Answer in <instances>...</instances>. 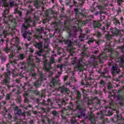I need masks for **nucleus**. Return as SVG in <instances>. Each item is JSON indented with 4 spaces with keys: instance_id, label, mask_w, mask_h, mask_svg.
<instances>
[{
    "instance_id": "obj_1",
    "label": "nucleus",
    "mask_w": 124,
    "mask_h": 124,
    "mask_svg": "<svg viewBox=\"0 0 124 124\" xmlns=\"http://www.w3.org/2000/svg\"><path fill=\"white\" fill-rule=\"evenodd\" d=\"M34 59L32 58V55H30L27 59V62L30 65H31L33 67H35V64L34 63Z\"/></svg>"
},
{
    "instance_id": "obj_2",
    "label": "nucleus",
    "mask_w": 124,
    "mask_h": 124,
    "mask_svg": "<svg viewBox=\"0 0 124 124\" xmlns=\"http://www.w3.org/2000/svg\"><path fill=\"white\" fill-rule=\"evenodd\" d=\"M44 68L46 71H49V69H52L51 63H47V60L44 61Z\"/></svg>"
},
{
    "instance_id": "obj_3",
    "label": "nucleus",
    "mask_w": 124,
    "mask_h": 124,
    "mask_svg": "<svg viewBox=\"0 0 124 124\" xmlns=\"http://www.w3.org/2000/svg\"><path fill=\"white\" fill-rule=\"evenodd\" d=\"M30 22H31V17H29V19H26L25 20V23L26 24L27 23V26H26L25 24L23 25V28H25V30H27V29H28V27H29V26H30V24H29V23H30Z\"/></svg>"
},
{
    "instance_id": "obj_4",
    "label": "nucleus",
    "mask_w": 124,
    "mask_h": 124,
    "mask_svg": "<svg viewBox=\"0 0 124 124\" xmlns=\"http://www.w3.org/2000/svg\"><path fill=\"white\" fill-rule=\"evenodd\" d=\"M84 69V66H83L82 65L79 64L75 66L74 67V69L75 71H81V70H83Z\"/></svg>"
},
{
    "instance_id": "obj_5",
    "label": "nucleus",
    "mask_w": 124,
    "mask_h": 124,
    "mask_svg": "<svg viewBox=\"0 0 124 124\" xmlns=\"http://www.w3.org/2000/svg\"><path fill=\"white\" fill-rule=\"evenodd\" d=\"M9 83H10V79L5 78L1 81L0 84L1 85H6V86H8Z\"/></svg>"
},
{
    "instance_id": "obj_6",
    "label": "nucleus",
    "mask_w": 124,
    "mask_h": 124,
    "mask_svg": "<svg viewBox=\"0 0 124 124\" xmlns=\"http://www.w3.org/2000/svg\"><path fill=\"white\" fill-rule=\"evenodd\" d=\"M112 70H113V73H115V72L116 73H119L120 72V69L118 68V65H117L112 66Z\"/></svg>"
},
{
    "instance_id": "obj_7",
    "label": "nucleus",
    "mask_w": 124,
    "mask_h": 124,
    "mask_svg": "<svg viewBox=\"0 0 124 124\" xmlns=\"http://www.w3.org/2000/svg\"><path fill=\"white\" fill-rule=\"evenodd\" d=\"M93 24L95 28H99L101 26L99 21H94Z\"/></svg>"
},
{
    "instance_id": "obj_8",
    "label": "nucleus",
    "mask_w": 124,
    "mask_h": 124,
    "mask_svg": "<svg viewBox=\"0 0 124 124\" xmlns=\"http://www.w3.org/2000/svg\"><path fill=\"white\" fill-rule=\"evenodd\" d=\"M14 5V2H11L9 3V4L5 2L4 3V6H5V7H12Z\"/></svg>"
},
{
    "instance_id": "obj_9",
    "label": "nucleus",
    "mask_w": 124,
    "mask_h": 124,
    "mask_svg": "<svg viewBox=\"0 0 124 124\" xmlns=\"http://www.w3.org/2000/svg\"><path fill=\"white\" fill-rule=\"evenodd\" d=\"M42 44H43V43H36L34 44V46L36 47V48H38V49H39V50H40V49L42 48Z\"/></svg>"
},
{
    "instance_id": "obj_10",
    "label": "nucleus",
    "mask_w": 124,
    "mask_h": 124,
    "mask_svg": "<svg viewBox=\"0 0 124 124\" xmlns=\"http://www.w3.org/2000/svg\"><path fill=\"white\" fill-rule=\"evenodd\" d=\"M90 121L91 122L92 124H95V118L94 115H93L92 117H90Z\"/></svg>"
},
{
    "instance_id": "obj_11",
    "label": "nucleus",
    "mask_w": 124,
    "mask_h": 124,
    "mask_svg": "<svg viewBox=\"0 0 124 124\" xmlns=\"http://www.w3.org/2000/svg\"><path fill=\"white\" fill-rule=\"evenodd\" d=\"M12 48L13 49V50H14V51H15V50H21V48L20 47V46H19L17 45H14V46H13Z\"/></svg>"
},
{
    "instance_id": "obj_12",
    "label": "nucleus",
    "mask_w": 124,
    "mask_h": 124,
    "mask_svg": "<svg viewBox=\"0 0 124 124\" xmlns=\"http://www.w3.org/2000/svg\"><path fill=\"white\" fill-rule=\"evenodd\" d=\"M51 102V100L50 99H48L47 101H45V100H44L43 101V104L44 105H49V103Z\"/></svg>"
},
{
    "instance_id": "obj_13",
    "label": "nucleus",
    "mask_w": 124,
    "mask_h": 124,
    "mask_svg": "<svg viewBox=\"0 0 124 124\" xmlns=\"http://www.w3.org/2000/svg\"><path fill=\"white\" fill-rule=\"evenodd\" d=\"M77 62H78V61H77V58L76 57L72 59L71 63L72 64H75V63H77Z\"/></svg>"
},
{
    "instance_id": "obj_14",
    "label": "nucleus",
    "mask_w": 124,
    "mask_h": 124,
    "mask_svg": "<svg viewBox=\"0 0 124 124\" xmlns=\"http://www.w3.org/2000/svg\"><path fill=\"white\" fill-rule=\"evenodd\" d=\"M77 99H80L81 98V93L78 91H77Z\"/></svg>"
},
{
    "instance_id": "obj_15",
    "label": "nucleus",
    "mask_w": 124,
    "mask_h": 124,
    "mask_svg": "<svg viewBox=\"0 0 124 124\" xmlns=\"http://www.w3.org/2000/svg\"><path fill=\"white\" fill-rule=\"evenodd\" d=\"M37 31H38V32H39V33H41V32H43L44 31V28H43V27H41L40 29H37L36 30Z\"/></svg>"
},
{
    "instance_id": "obj_16",
    "label": "nucleus",
    "mask_w": 124,
    "mask_h": 124,
    "mask_svg": "<svg viewBox=\"0 0 124 124\" xmlns=\"http://www.w3.org/2000/svg\"><path fill=\"white\" fill-rule=\"evenodd\" d=\"M43 49H41L39 51L36 52V54L37 56H41V53H43Z\"/></svg>"
},
{
    "instance_id": "obj_17",
    "label": "nucleus",
    "mask_w": 124,
    "mask_h": 124,
    "mask_svg": "<svg viewBox=\"0 0 124 124\" xmlns=\"http://www.w3.org/2000/svg\"><path fill=\"white\" fill-rule=\"evenodd\" d=\"M19 58L20 60H24V59H25V55L23 54H20Z\"/></svg>"
},
{
    "instance_id": "obj_18",
    "label": "nucleus",
    "mask_w": 124,
    "mask_h": 124,
    "mask_svg": "<svg viewBox=\"0 0 124 124\" xmlns=\"http://www.w3.org/2000/svg\"><path fill=\"white\" fill-rule=\"evenodd\" d=\"M34 5H35V6H36V7L37 8H38V7H39V5L38 4V2H37V1H35V2L34 3Z\"/></svg>"
},
{
    "instance_id": "obj_19",
    "label": "nucleus",
    "mask_w": 124,
    "mask_h": 124,
    "mask_svg": "<svg viewBox=\"0 0 124 124\" xmlns=\"http://www.w3.org/2000/svg\"><path fill=\"white\" fill-rule=\"evenodd\" d=\"M4 76L5 77V79H9V76H8V73L4 74Z\"/></svg>"
},
{
    "instance_id": "obj_20",
    "label": "nucleus",
    "mask_w": 124,
    "mask_h": 124,
    "mask_svg": "<svg viewBox=\"0 0 124 124\" xmlns=\"http://www.w3.org/2000/svg\"><path fill=\"white\" fill-rule=\"evenodd\" d=\"M3 34H4V38L6 37V35H8V33H7V31H4L3 32Z\"/></svg>"
},
{
    "instance_id": "obj_21",
    "label": "nucleus",
    "mask_w": 124,
    "mask_h": 124,
    "mask_svg": "<svg viewBox=\"0 0 124 124\" xmlns=\"http://www.w3.org/2000/svg\"><path fill=\"white\" fill-rule=\"evenodd\" d=\"M93 41H94V39H91L89 41H88V44H90L91 43H93Z\"/></svg>"
},
{
    "instance_id": "obj_22",
    "label": "nucleus",
    "mask_w": 124,
    "mask_h": 124,
    "mask_svg": "<svg viewBox=\"0 0 124 124\" xmlns=\"http://www.w3.org/2000/svg\"><path fill=\"white\" fill-rule=\"evenodd\" d=\"M6 99H7L8 100L10 99V94H7Z\"/></svg>"
},
{
    "instance_id": "obj_23",
    "label": "nucleus",
    "mask_w": 124,
    "mask_h": 124,
    "mask_svg": "<svg viewBox=\"0 0 124 124\" xmlns=\"http://www.w3.org/2000/svg\"><path fill=\"white\" fill-rule=\"evenodd\" d=\"M94 34L96 35L97 37H100V36H101V34L100 32H98L97 33Z\"/></svg>"
},
{
    "instance_id": "obj_24",
    "label": "nucleus",
    "mask_w": 124,
    "mask_h": 124,
    "mask_svg": "<svg viewBox=\"0 0 124 124\" xmlns=\"http://www.w3.org/2000/svg\"><path fill=\"white\" fill-rule=\"evenodd\" d=\"M15 40H16V43L18 44V43H19L20 41V40H19V38H18L17 37H16Z\"/></svg>"
},
{
    "instance_id": "obj_25",
    "label": "nucleus",
    "mask_w": 124,
    "mask_h": 124,
    "mask_svg": "<svg viewBox=\"0 0 124 124\" xmlns=\"http://www.w3.org/2000/svg\"><path fill=\"white\" fill-rule=\"evenodd\" d=\"M32 76L34 77L36 76V73L34 70L32 71Z\"/></svg>"
},
{
    "instance_id": "obj_26",
    "label": "nucleus",
    "mask_w": 124,
    "mask_h": 124,
    "mask_svg": "<svg viewBox=\"0 0 124 124\" xmlns=\"http://www.w3.org/2000/svg\"><path fill=\"white\" fill-rule=\"evenodd\" d=\"M94 100H97V103L99 104V102H100V100H99V99H98L97 97H95L94 98Z\"/></svg>"
},
{
    "instance_id": "obj_27",
    "label": "nucleus",
    "mask_w": 124,
    "mask_h": 124,
    "mask_svg": "<svg viewBox=\"0 0 124 124\" xmlns=\"http://www.w3.org/2000/svg\"><path fill=\"white\" fill-rule=\"evenodd\" d=\"M35 60L36 61V62H40V59L37 57H36Z\"/></svg>"
},
{
    "instance_id": "obj_28",
    "label": "nucleus",
    "mask_w": 124,
    "mask_h": 124,
    "mask_svg": "<svg viewBox=\"0 0 124 124\" xmlns=\"http://www.w3.org/2000/svg\"><path fill=\"white\" fill-rule=\"evenodd\" d=\"M57 67H58V68H61V69H62V65L59 64L57 65Z\"/></svg>"
},
{
    "instance_id": "obj_29",
    "label": "nucleus",
    "mask_w": 124,
    "mask_h": 124,
    "mask_svg": "<svg viewBox=\"0 0 124 124\" xmlns=\"http://www.w3.org/2000/svg\"><path fill=\"white\" fill-rule=\"evenodd\" d=\"M52 114H53L54 116H56V115H57V111H52Z\"/></svg>"
},
{
    "instance_id": "obj_30",
    "label": "nucleus",
    "mask_w": 124,
    "mask_h": 124,
    "mask_svg": "<svg viewBox=\"0 0 124 124\" xmlns=\"http://www.w3.org/2000/svg\"><path fill=\"white\" fill-rule=\"evenodd\" d=\"M70 53H71V56H72V55H73V54L75 53V51L71 50L70 51Z\"/></svg>"
},
{
    "instance_id": "obj_31",
    "label": "nucleus",
    "mask_w": 124,
    "mask_h": 124,
    "mask_svg": "<svg viewBox=\"0 0 124 124\" xmlns=\"http://www.w3.org/2000/svg\"><path fill=\"white\" fill-rule=\"evenodd\" d=\"M94 60H95V57L94 56L91 58V61H94Z\"/></svg>"
},
{
    "instance_id": "obj_32",
    "label": "nucleus",
    "mask_w": 124,
    "mask_h": 124,
    "mask_svg": "<svg viewBox=\"0 0 124 124\" xmlns=\"http://www.w3.org/2000/svg\"><path fill=\"white\" fill-rule=\"evenodd\" d=\"M121 62H124V57H121Z\"/></svg>"
},
{
    "instance_id": "obj_33",
    "label": "nucleus",
    "mask_w": 124,
    "mask_h": 124,
    "mask_svg": "<svg viewBox=\"0 0 124 124\" xmlns=\"http://www.w3.org/2000/svg\"><path fill=\"white\" fill-rule=\"evenodd\" d=\"M63 91H67V92H69V91L67 89L64 90V89H62L61 91L62 93H63Z\"/></svg>"
},
{
    "instance_id": "obj_34",
    "label": "nucleus",
    "mask_w": 124,
    "mask_h": 124,
    "mask_svg": "<svg viewBox=\"0 0 124 124\" xmlns=\"http://www.w3.org/2000/svg\"><path fill=\"white\" fill-rule=\"evenodd\" d=\"M18 14H19V16H21L22 15V13L21 11H18L17 12Z\"/></svg>"
},
{
    "instance_id": "obj_35",
    "label": "nucleus",
    "mask_w": 124,
    "mask_h": 124,
    "mask_svg": "<svg viewBox=\"0 0 124 124\" xmlns=\"http://www.w3.org/2000/svg\"><path fill=\"white\" fill-rule=\"evenodd\" d=\"M108 88V89H112V85H109Z\"/></svg>"
},
{
    "instance_id": "obj_36",
    "label": "nucleus",
    "mask_w": 124,
    "mask_h": 124,
    "mask_svg": "<svg viewBox=\"0 0 124 124\" xmlns=\"http://www.w3.org/2000/svg\"><path fill=\"white\" fill-rule=\"evenodd\" d=\"M51 60L52 61L51 62L52 63H53V62H55V61H54V58H51Z\"/></svg>"
},
{
    "instance_id": "obj_37",
    "label": "nucleus",
    "mask_w": 124,
    "mask_h": 124,
    "mask_svg": "<svg viewBox=\"0 0 124 124\" xmlns=\"http://www.w3.org/2000/svg\"><path fill=\"white\" fill-rule=\"evenodd\" d=\"M82 61H83V58H81L79 60V61L78 62V63H80V62H82Z\"/></svg>"
},
{
    "instance_id": "obj_38",
    "label": "nucleus",
    "mask_w": 124,
    "mask_h": 124,
    "mask_svg": "<svg viewBox=\"0 0 124 124\" xmlns=\"http://www.w3.org/2000/svg\"><path fill=\"white\" fill-rule=\"evenodd\" d=\"M28 101H29V100H28V98H25V102H28Z\"/></svg>"
},
{
    "instance_id": "obj_39",
    "label": "nucleus",
    "mask_w": 124,
    "mask_h": 124,
    "mask_svg": "<svg viewBox=\"0 0 124 124\" xmlns=\"http://www.w3.org/2000/svg\"><path fill=\"white\" fill-rule=\"evenodd\" d=\"M21 109H18L17 111V113L19 114V112H21Z\"/></svg>"
},
{
    "instance_id": "obj_40",
    "label": "nucleus",
    "mask_w": 124,
    "mask_h": 124,
    "mask_svg": "<svg viewBox=\"0 0 124 124\" xmlns=\"http://www.w3.org/2000/svg\"><path fill=\"white\" fill-rule=\"evenodd\" d=\"M6 53H8V52H10V49L6 50Z\"/></svg>"
},
{
    "instance_id": "obj_41",
    "label": "nucleus",
    "mask_w": 124,
    "mask_h": 124,
    "mask_svg": "<svg viewBox=\"0 0 124 124\" xmlns=\"http://www.w3.org/2000/svg\"><path fill=\"white\" fill-rule=\"evenodd\" d=\"M97 53H98V50H96L94 52V54H96Z\"/></svg>"
},
{
    "instance_id": "obj_42",
    "label": "nucleus",
    "mask_w": 124,
    "mask_h": 124,
    "mask_svg": "<svg viewBox=\"0 0 124 124\" xmlns=\"http://www.w3.org/2000/svg\"><path fill=\"white\" fill-rule=\"evenodd\" d=\"M5 24H6L7 25L8 24V22L7 21H4Z\"/></svg>"
},
{
    "instance_id": "obj_43",
    "label": "nucleus",
    "mask_w": 124,
    "mask_h": 124,
    "mask_svg": "<svg viewBox=\"0 0 124 124\" xmlns=\"http://www.w3.org/2000/svg\"><path fill=\"white\" fill-rule=\"evenodd\" d=\"M121 2H122V0H118V3H120Z\"/></svg>"
},
{
    "instance_id": "obj_44",
    "label": "nucleus",
    "mask_w": 124,
    "mask_h": 124,
    "mask_svg": "<svg viewBox=\"0 0 124 124\" xmlns=\"http://www.w3.org/2000/svg\"><path fill=\"white\" fill-rule=\"evenodd\" d=\"M30 51L31 52V53H32V52H33V49H30Z\"/></svg>"
},
{
    "instance_id": "obj_45",
    "label": "nucleus",
    "mask_w": 124,
    "mask_h": 124,
    "mask_svg": "<svg viewBox=\"0 0 124 124\" xmlns=\"http://www.w3.org/2000/svg\"><path fill=\"white\" fill-rule=\"evenodd\" d=\"M28 34H30V35H31V32H28V33H27Z\"/></svg>"
},
{
    "instance_id": "obj_46",
    "label": "nucleus",
    "mask_w": 124,
    "mask_h": 124,
    "mask_svg": "<svg viewBox=\"0 0 124 124\" xmlns=\"http://www.w3.org/2000/svg\"><path fill=\"white\" fill-rule=\"evenodd\" d=\"M17 109H18V107H16V108H15V110H17Z\"/></svg>"
},
{
    "instance_id": "obj_47",
    "label": "nucleus",
    "mask_w": 124,
    "mask_h": 124,
    "mask_svg": "<svg viewBox=\"0 0 124 124\" xmlns=\"http://www.w3.org/2000/svg\"><path fill=\"white\" fill-rule=\"evenodd\" d=\"M26 35H24V38H26Z\"/></svg>"
},
{
    "instance_id": "obj_48",
    "label": "nucleus",
    "mask_w": 124,
    "mask_h": 124,
    "mask_svg": "<svg viewBox=\"0 0 124 124\" xmlns=\"http://www.w3.org/2000/svg\"><path fill=\"white\" fill-rule=\"evenodd\" d=\"M56 78H59V76H57Z\"/></svg>"
},
{
    "instance_id": "obj_49",
    "label": "nucleus",
    "mask_w": 124,
    "mask_h": 124,
    "mask_svg": "<svg viewBox=\"0 0 124 124\" xmlns=\"http://www.w3.org/2000/svg\"><path fill=\"white\" fill-rule=\"evenodd\" d=\"M75 11H77V9H75Z\"/></svg>"
},
{
    "instance_id": "obj_50",
    "label": "nucleus",
    "mask_w": 124,
    "mask_h": 124,
    "mask_svg": "<svg viewBox=\"0 0 124 124\" xmlns=\"http://www.w3.org/2000/svg\"><path fill=\"white\" fill-rule=\"evenodd\" d=\"M23 68H24L23 67H21V69H23Z\"/></svg>"
},
{
    "instance_id": "obj_51",
    "label": "nucleus",
    "mask_w": 124,
    "mask_h": 124,
    "mask_svg": "<svg viewBox=\"0 0 124 124\" xmlns=\"http://www.w3.org/2000/svg\"><path fill=\"white\" fill-rule=\"evenodd\" d=\"M40 38H42V36H40Z\"/></svg>"
},
{
    "instance_id": "obj_52",
    "label": "nucleus",
    "mask_w": 124,
    "mask_h": 124,
    "mask_svg": "<svg viewBox=\"0 0 124 124\" xmlns=\"http://www.w3.org/2000/svg\"><path fill=\"white\" fill-rule=\"evenodd\" d=\"M34 85H35V86H37V85L35 84V83H34Z\"/></svg>"
},
{
    "instance_id": "obj_53",
    "label": "nucleus",
    "mask_w": 124,
    "mask_h": 124,
    "mask_svg": "<svg viewBox=\"0 0 124 124\" xmlns=\"http://www.w3.org/2000/svg\"><path fill=\"white\" fill-rule=\"evenodd\" d=\"M103 29H104V30H105V27H104Z\"/></svg>"
},
{
    "instance_id": "obj_54",
    "label": "nucleus",
    "mask_w": 124,
    "mask_h": 124,
    "mask_svg": "<svg viewBox=\"0 0 124 124\" xmlns=\"http://www.w3.org/2000/svg\"><path fill=\"white\" fill-rule=\"evenodd\" d=\"M64 79L66 80V78H65Z\"/></svg>"
},
{
    "instance_id": "obj_55",
    "label": "nucleus",
    "mask_w": 124,
    "mask_h": 124,
    "mask_svg": "<svg viewBox=\"0 0 124 124\" xmlns=\"http://www.w3.org/2000/svg\"><path fill=\"white\" fill-rule=\"evenodd\" d=\"M1 41L3 42V40L2 39V40H1Z\"/></svg>"
},
{
    "instance_id": "obj_56",
    "label": "nucleus",
    "mask_w": 124,
    "mask_h": 124,
    "mask_svg": "<svg viewBox=\"0 0 124 124\" xmlns=\"http://www.w3.org/2000/svg\"><path fill=\"white\" fill-rule=\"evenodd\" d=\"M30 107H31V106H30Z\"/></svg>"
}]
</instances>
